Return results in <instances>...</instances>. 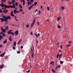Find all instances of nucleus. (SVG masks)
Listing matches in <instances>:
<instances>
[{
	"mask_svg": "<svg viewBox=\"0 0 73 73\" xmlns=\"http://www.w3.org/2000/svg\"><path fill=\"white\" fill-rule=\"evenodd\" d=\"M1 0V3L0 4V6L1 7H3V8H4V7H5V4H3L4 3H5V1H7V0Z\"/></svg>",
	"mask_w": 73,
	"mask_h": 73,
	"instance_id": "obj_1",
	"label": "nucleus"
},
{
	"mask_svg": "<svg viewBox=\"0 0 73 73\" xmlns=\"http://www.w3.org/2000/svg\"><path fill=\"white\" fill-rule=\"evenodd\" d=\"M31 52H32L31 54V57L32 58H33V57H34V52L33 51V50H32V47H31Z\"/></svg>",
	"mask_w": 73,
	"mask_h": 73,
	"instance_id": "obj_2",
	"label": "nucleus"
},
{
	"mask_svg": "<svg viewBox=\"0 0 73 73\" xmlns=\"http://www.w3.org/2000/svg\"><path fill=\"white\" fill-rule=\"evenodd\" d=\"M15 36H17L19 35V31H16L15 32Z\"/></svg>",
	"mask_w": 73,
	"mask_h": 73,
	"instance_id": "obj_3",
	"label": "nucleus"
},
{
	"mask_svg": "<svg viewBox=\"0 0 73 73\" xmlns=\"http://www.w3.org/2000/svg\"><path fill=\"white\" fill-rule=\"evenodd\" d=\"M2 17H3V18H4L6 20H8V18L7 17V16H5L4 15H3Z\"/></svg>",
	"mask_w": 73,
	"mask_h": 73,
	"instance_id": "obj_4",
	"label": "nucleus"
},
{
	"mask_svg": "<svg viewBox=\"0 0 73 73\" xmlns=\"http://www.w3.org/2000/svg\"><path fill=\"white\" fill-rule=\"evenodd\" d=\"M9 35L11 34V35H12L13 36H15V33L14 32H11L10 33H9Z\"/></svg>",
	"mask_w": 73,
	"mask_h": 73,
	"instance_id": "obj_5",
	"label": "nucleus"
},
{
	"mask_svg": "<svg viewBox=\"0 0 73 73\" xmlns=\"http://www.w3.org/2000/svg\"><path fill=\"white\" fill-rule=\"evenodd\" d=\"M50 64L52 65H54V62L53 61H51L50 63Z\"/></svg>",
	"mask_w": 73,
	"mask_h": 73,
	"instance_id": "obj_6",
	"label": "nucleus"
},
{
	"mask_svg": "<svg viewBox=\"0 0 73 73\" xmlns=\"http://www.w3.org/2000/svg\"><path fill=\"white\" fill-rule=\"evenodd\" d=\"M10 8V6L9 5H5V8Z\"/></svg>",
	"mask_w": 73,
	"mask_h": 73,
	"instance_id": "obj_7",
	"label": "nucleus"
},
{
	"mask_svg": "<svg viewBox=\"0 0 73 73\" xmlns=\"http://www.w3.org/2000/svg\"><path fill=\"white\" fill-rule=\"evenodd\" d=\"M21 41H22V40L20 39V40H19V41L18 42V43H17V45H19L20 43H21Z\"/></svg>",
	"mask_w": 73,
	"mask_h": 73,
	"instance_id": "obj_8",
	"label": "nucleus"
},
{
	"mask_svg": "<svg viewBox=\"0 0 73 73\" xmlns=\"http://www.w3.org/2000/svg\"><path fill=\"white\" fill-rule=\"evenodd\" d=\"M32 3L31 2H29L27 3V4L28 5H32Z\"/></svg>",
	"mask_w": 73,
	"mask_h": 73,
	"instance_id": "obj_9",
	"label": "nucleus"
},
{
	"mask_svg": "<svg viewBox=\"0 0 73 73\" xmlns=\"http://www.w3.org/2000/svg\"><path fill=\"white\" fill-rule=\"evenodd\" d=\"M8 12V10H5L3 11V12H4V13H5V14L7 13Z\"/></svg>",
	"mask_w": 73,
	"mask_h": 73,
	"instance_id": "obj_10",
	"label": "nucleus"
},
{
	"mask_svg": "<svg viewBox=\"0 0 73 73\" xmlns=\"http://www.w3.org/2000/svg\"><path fill=\"white\" fill-rule=\"evenodd\" d=\"M5 54V53H3V54H1L0 55V56H1V57H3V56H4Z\"/></svg>",
	"mask_w": 73,
	"mask_h": 73,
	"instance_id": "obj_11",
	"label": "nucleus"
},
{
	"mask_svg": "<svg viewBox=\"0 0 73 73\" xmlns=\"http://www.w3.org/2000/svg\"><path fill=\"white\" fill-rule=\"evenodd\" d=\"M7 42V39H6L5 40L4 42H3V44H5Z\"/></svg>",
	"mask_w": 73,
	"mask_h": 73,
	"instance_id": "obj_12",
	"label": "nucleus"
},
{
	"mask_svg": "<svg viewBox=\"0 0 73 73\" xmlns=\"http://www.w3.org/2000/svg\"><path fill=\"white\" fill-rule=\"evenodd\" d=\"M4 68V65L2 64L0 66V69H3Z\"/></svg>",
	"mask_w": 73,
	"mask_h": 73,
	"instance_id": "obj_13",
	"label": "nucleus"
},
{
	"mask_svg": "<svg viewBox=\"0 0 73 73\" xmlns=\"http://www.w3.org/2000/svg\"><path fill=\"white\" fill-rule=\"evenodd\" d=\"M9 40L11 41H12V37L10 36V37H9Z\"/></svg>",
	"mask_w": 73,
	"mask_h": 73,
	"instance_id": "obj_14",
	"label": "nucleus"
},
{
	"mask_svg": "<svg viewBox=\"0 0 73 73\" xmlns=\"http://www.w3.org/2000/svg\"><path fill=\"white\" fill-rule=\"evenodd\" d=\"M7 19H9V20H11V17H10V16H7Z\"/></svg>",
	"mask_w": 73,
	"mask_h": 73,
	"instance_id": "obj_15",
	"label": "nucleus"
},
{
	"mask_svg": "<svg viewBox=\"0 0 73 73\" xmlns=\"http://www.w3.org/2000/svg\"><path fill=\"white\" fill-rule=\"evenodd\" d=\"M2 31L4 32V33H5L6 32V31H5V29H3V30H2Z\"/></svg>",
	"mask_w": 73,
	"mask_h": 73,
	"instance_id": "obj_16",
	"label": "nucleus"
},
{
	"mask_svg": "<svg viewBox=\"0 0 73 73\" xmlns=\"http://www.w3.org/2000/svg\"><path fill=\"white\" fill-rule=\"evenodd\" d=\"M35 22H36V19H35L34 20V21H33V24H35Z\"/></svg>",
	"mask_w": 73,
	"mask_h": 73,
	"instance_id": "obj_17",
	"label": "nucleus"
},
{
	"mask_svg": "<svg viewBox=\"0 0 73 73\" xmlns=\"http://www.w3.org/2000/svg\"><path fill=\"white\" fill-rule=\"evenodd\" d=\"M32 7L31 6H30V7H29V10L31 9L32 8Z\"/></svg>",
	"mask_w": 73,
	"mask_h": 73,
	"instance_id": "obj_18",
	"label": "nucleus"
},
{
	"mask_svg": "<svg viewBox=\"0 0 73 73\" xmlns=\"http://www.w3.org/2000/svg\"><path fill=\"white\" fill-rule=\"evenodd\" d=\"M64 63V62L63 61H60V64H62Z\"/></svg>",
	"mask_w": 73,
	"mask_h": 73,
	"instance_id": "obj_19",
	"label": "nucleus"
},
{
	"mask_svg": "<svg viewBox=\"0 0 73 73\" xmlns=\"http://www.w3.org/2000/svg\"><path fill=\"white\" fill-rule=\"evenodd\" d=\"M12 30H10L9 31H8L7 32V33H8V34H9V33H11V32H12Z\"/></svg>",
	"mask_w": 73,
	"mask_h": 73,
	"instance_id": "obj_20",
	"label": "nucleus"
},
{
	"mask_svg": "<svg viewBox=\"0 0 73 73\" xmlns=\"http://www.w3.org/2000/svg\"><path fill=\"white\" fill-rule=\"evenodd\" d=\"M9 29V27L8 26H7L6 27V28L5 29Z\"/></svg>",
	"mask_w": 73,
	"mask_h": 73,
	"instance_id": "obj_21",
	"label": "nucleus"
},
{
	"mask_svg": "<svg viewBox=\"0 0 73 73\" xmlns=\"http://www.w3.org/2000/svg\"><path fill=\"white\" fill-rule=\"evenodd\" d=\"M2 38H3V37L1 35H0V40H1Z\"/></svg>",
	"mask_w": 73,
	"mask_h": 73,
	"instance_id": "obj_22",
	"label": "nucleus"
},
{
	"mask_svg": "<svg viewBox=\"0 0 73 73\" xmlns=\"http://www.w3.org/2000/svg\"><path fill=\"white\" fill-rule=\"evenodd\" d=\"M61 8L62 9V10H63V9H64L65 8V7H64V6H61Z\"/></svg>",
	"mask_w": 73,
	"mask_h": 73,
	"instance_id": "obj_23",
	"label": "nucleus"
},
{
	"mask_svg": "<svg viewBox=\"0 0 73 73\" xmlns=\"http://www.w3.org/2000/svg\"><path fill=\"white\" fill-rule=\"evenodd\" d=\"M13 8H15V4H14L13 5Z\"/></svg>",
	"mask_w": 73,
	"mask_h": 73,
	"instance_id": "obj_24",
	"label": "nucleus"
},
{
	"mask_svg": "<svg viewBox=\"0 0 73 73\" xmlns=\"http://www.w3.org/2000/svg\"><path fill=\"white\" fill-rule=\"evenodd\" d=\"M14 46H16V42L15 41L14 42Z\"/></svg>",
	"mask_w": 73,
	"mask_h": 73,
	"instance_id": "obj_25",
	"label": "nucleus"
},
{
	"mask_svg": "<svg viewBox=\"0 0 73 73\" xmlns=\"http://www.w3.org/2000/svg\"><path fill=\"white\" fill-rule=\"evenodd\" d=\"M57 27H58V29H60V28H61V27H60V26L59 25H58Z\"/></svg>",
	"mask_w": 73,
	"mask_h": 73,
	"instance_id": "obj_26",
	"label": "nucleus"
},
{
	"mask_svg": "<svg viewBox=\"0 0 73 73\" xmlns=\"http://www.w3.org/2000/svg\"><path fill=\"white\" fill-rule=\"evenodd\" d=\"M15 0H13L12 1V3L11 4H14V3H15Z\"/></svg>",
	"mask_w": 73,
	"mask_h": 73,
	"instance_id": "obj_27",
	"label": "nucleus"
},
{
	"mask_svg": "<svg viewBox=\"0 0 73 73\" xmlns=\"http://www.w3.org/2000/svg\"><path fill=\"white\" fill-rule=\"evenodd\" d=\"M17 12V10H14V13L15 14L16 13V12Z\"/></svg>",
	"mask_w": 73,
	"mask_h": 73,
	"instance_id": "obj_28",
	"label": "nucleus"
},
{
	"mask_svg": "<svg viewBox=\"0 0 73 73\" xmlns=\"http://www.w3.org/2000/svg\"><path fill=\"white\" fill-rule=\"evenodd\" d=\"M23 5H25V1H24V0H23Z\"/></svg>",
	"mask_w": 73,
	"mask_h": 73,
	"instance_id": "obj_29",
	"label": "nucleus"
},
{
	"mask_svg": "<svg viewBox=\"0 0 73 73\" xmlns=\"http://www.w3.org/2000/svg\"><path fill=\"white\" fill-rule=\"evenodd\" d=\"M13 12H11L10 15H11V16H12L13 15Z\"/></svg>",
	"mask_w": 73,
	"mask_h": 73,
	"instance_id": "obj_30",
	"label": "nucleus"
},
{
	"mask_svg": "<svg viewBox=\"0 0 73 73\" xmlns=\"http://www.w3.org/2000/svg\"><path fill=\"white\" fill-rule=\"evenodd\" d=\"M59 54H57L56 57L57 58H58V56H59Z\"/></svg>",
	"mask_w": 73,
	"mask_h": 73,
	"instance_id": "obj_31",
	"label": "nucleus"
},
{
	"mask_svg": "<svg viewBox=\"0 0 73 73\" xmlns=\"http://www.w3.org/2000/svg\"><path fill=\"white\" fill-rule=\"evenodd\" d=\"M52 72L53 73H54L55 72V70H53V69H52L51 70Z\"/></svg>",
	"mask_w": 73,
	"mask_h": 73,
	"instance_id": "obj_32",
	"label": "nucleus"
},
{
	"mask_svg": "<svg viewBox=\"0 0 73 73\" xmlns=\"http://www.w3.org/2000/svg\"><path fill=\"white\" fill-rule=\"evenodd\" d=\"M19 7H20L21 8H22V9L23 8V6H21V5H19Z\"/></svg>",
	"mask_w": 73,
	"mask_h": 73,
	"instance_id": "obj_33",
	"label": "nucleus"
},
{
	"mask_svg": "<svg viewBox=\"0 0 73 73\" xmlns=\"http://www.w3.org/2000/svg\"><path fill=\"white\" fill-rule=\"evenodd\" d=\"M37 2H36L34 3V5L36 6V5H37Z\"/></svg>",
	"mask_w": 73,
	"mask_h": 73,
	"instance_id": "obj_34",
	"label": "nucleus"
},
{
	"mask_svg": "<svg viewBox=\"0 0 73 73\" xmlns=\"http://www.w3.org/2000/svg\"><path fill=\"white\" fill-rule=\"evenodd\" d=\"M8 4L10 5H11V4H12V3H11L10 1H8Z\"/></svg>",
	"mask_w": 73,
	"mask_h": 73,
	"instance_id": "obj_35",
	"label": "nucleus"
},
{
	"mask_svg": "<svg viewBox=\"0 0 73 73\" xmlns=\"http://www.w3.org/2000/svg\"><path fill=\"white\" fill-rule=\"evenodd\" d=\"M61 56H62V54H60L59 55V58H61Z\"/></svg>",
	"mask_w": 73,
	"mask_h": 73,
	"instance_id": "obj_36",
	"label": "nucleus"
},
{
	"mask_svg": "<svg viewBox=\"0 0 73 73\" xmlns=\"http://www.w3.org/2000/svg\"><path fill=\"white\" fill-rule=\"evenodd\" d=\"M66 46H67V47H68V46H70V44H67Z\"/></svg>",
	"mask_w": 73,
	"mask_h": 73,
	"instance_id": "obj_37",
	"label": "nucleus"
},
{
	"mask_svg": "<svg viewBox=\"0 0 73 73\" xmlns=\"http://www.w3.org/2000/svg\"><path fill=\"white\" fill-rule=\"evenodd\" d=\"M2 19H3V21H6V19L4 18H2Z\"/></svg>",
	"mask_w": 73,
	"mask_h": 73,
	"instance_id": "obj_38",
	"label": "nucleus"
},
{
	"mask_svg": "<svg viewBox=\"0 0 73 73\" xmlns=\"http://www.w3.org/2000/svg\"><path fill=\"white\" fill-rule=\"evenodd\" d=\"M27 73H29L30 72V70H29L28 71H26Z\"/></svg>",
	"mask_w": 73,
	"mask_h": 73,
	"instance_id": "obj_39",
	"label": "nucleus"
},
{
	"mask_svg": "<svg viewBox=\"0 0 73 73\" xmlns=\"http://www.w3.org/2000/svg\"><path fill=\"white\" fill-rule=\"evenodd\" d=\"M47 9L48 11H49V7H47Z\"/></svg>",
	"mask_w": 73,
	"mask_h": 73,
	"instance_id": "obj_40",
	"label": "nucleus"
},
{
	"mask_svg": "<svg viewBox=\"0 0 73 73\" xmlns=\"http://www.w3.org/2000/svg\"><path fill=\"white\" fill-rule=\"evenodd\" d=\"M8 58V56H6L5 58V60H6V59H7Z\"/></svg>",
	"mask_w": 73,
	"mask_h": 73,
	"instance_id": "obj_41",
	"label": "nucleus"
},
{
	"mask_svg": "<svg viewBox=\"0 0 73 73\" xmlns=\"http://www.w3.org/2000/svg\"><path fill=\"white\" fill-rule=\"evenodd\" d=\"M34 24L33 23H32L31 24V27H32L34 25Z\"/></svg>",
	"mask_w": 73,
	"mask_h": 73,
	"instance_id": "obj_42",
	"label": "nucleus"
},
{
	"mask_svg": "<svg viewBox=\"0 0 73 73\" xmlns=\"http://www.w3.org/2000/svg\"><path fill=\"white\" fill-rule=\"evenodd\" d=\"M0 33L1 34V35H3L4 34V32H1V33Z\"/></svg>",
	"mask_w": 73,
	"mask_h": 73,
	"instance_id": "obj_43",
	"label": "nucleus"
},
{
	"mask_svg": "<svg viewBox=\"0 0 73 73\" xmlns=\"http://www.w3.org/2000/svg\"><path fill=\"white\" fill-rule=\"evenodd\" d=\"M2 36L3 37H5V34H2Z\"/></svg>",
	"mask_w": 73,
	"mask_h": 73,
	"instance_id": "obj_44",
	"label": "nucleus"
},
{
	"mask_svg": "<svg viewBox=\"0 0 73 73\" xmlns=\"http://www.w3.org/2000/svg\"><path fill=\"white\" fill-rule=\"evenodd\" d=\"M13 8V6L12 5H10V8Z\"/></svg>",
	"mask_w": 73,
	"mask_h": 73,
	"instance_id": "obj_45",
	"label": "nucleus"
},
{
	"mask_svg": "<svg viewBox=\"0 0 73 73\" xmlns=\"http://www.w3.org/2000/svg\"><path fill=\"white\" fill-rule=\"evenodd\" d=\"M13 49H14V50H15V49H15L16 47L15 46L13 47Z\"/></svg>",
	"mask_w": 73,
	"mask_h": 73,
	"instance_id": "obj_46",
	"label": "nucleus"
},
{
	"mask_svg": "<svg viewBox=\"0 0 73 73\" xmlns=\"http://www.w3.org/2000/svg\"><path fill=\"white\" fill-rule=\"evenodd\" d=\"M15 5L16 6H17V5H18V3L16 2L15 3Z\"/></svg>",
	"mask_w": 73,
	"mask_h": 73,
	"instance_id": "obj_47",
	"label": "nucleus"
},
{
	"mask_svg": "<svg viewBox=\"0 0 73 73\" xmlns=\"http://www.w3.org/2000/svg\"><path fill=\"white\" fill-rule=\"evenodd\" d=\"M60 17H58L57 18L58 20H60Z\"/></svg>",
	"mask_w": 73,
	"mask_h": 73,
	"instance_id": "obj_48",
	"label": "nucleus"
},
{
	"mask_svg": "<svg viewBox=\"0 0 73 73\" xmlns=\"http://www.w3.org/2000/svg\"><path fill=\"white\" fill-rule=\"evenodd\" d=\"M3 12V11H2L1 9H0V13H2Z\"/></svg>",
	"mask_w": 73,
	"mask_h": 73,
	"instance_id": "obj_49",
	"label": "nucleus"
},
{
	"mask_svg": "<svg viewBox=\"0 0 73 73\" xmlns=\"http://www.w3.org/2000/svg\"><path fill=\"white\" fill-rule=\"evenodd\" d=\"M20 12H22V11H23V9H20Z\"/></svg>",
	"mask_w": 73,
	"mask_h": 73,
	"instance_id": "obj_50",
	"label": "nucleus"
},
{
	"mask_svg": "<svg viewBox=\"0 0 73 73\" xmlns=\"http://www.w3.org/2000/svg\"><path fill=\"white\" fill-rule=\"evenodd\" d=\"M62 46H63L62 45H61L60 46L61 49H62Z\"/></svg>",
	"mask_w": 73,
	"mask_h": 73,
	"instance_id": "obj_51",
	"label": "nucleus"
},
{
	"mask_svg": "<svg viewBox=\"0 0 73 73\" xmlns=\"http://www.w3.org/2000/svg\"><path fill=\"white\" fill-rule=\"evenodd\" d=\"M20 53V51H18L17 52V53Z\"/></svg>",
	"mask_w": 73,
	"mask_h": 73,
	"instance_id": "obj_52",
	"label": "nucleus"
},
{
	"mask_svg": "<svg viewBox=\"0 0 73 73\" xmlns=\"http://www.w3.org/2000/svg\"><path fill=\"white\" fill-rule=\"evenodd\" d=\"M30 34L31 35H33V33H32V32H31L30 33Z\"/></svg>",
	"mask_w": 73,
	"mask_h": 73,
	"instance_id": "obj_53",
	"label": "nucleus"
},
{
	"mask_svg": "<svg viewBox=\"0 0 73 73\" xmlns=\"http://www.w3.org/2000/svg\"><path fill=\"white\" fill-rule=\"evenodd\" d=\"M15 19L16 21H18V20H17V18H15Z\"/></svg>",
	"mask_w": 73,
	"mask_h": 73,
	"instance_id": "obj_54",
	"label": "nucleus"
},
{
	"mask_svg": "<svg viewBox=\"0 0 73 73\" xmlns=\"http://www.w3.org/2000/svg\"><path fill=\"white\" fill-rule=\"evenodd\" d=\"M2 47H3V45L2 44H1V45H0V47L1 48H2Z\"/></svg>",
	"mask_w": 73,
	"mask_h": 73,
	"instance_id": "obj_55",
	"label": "nucleus"
},
{
	"mask_svg": "<svg viewBox=\"0 0 73 73\" xmlns=\"http://www.w3.org/2000/svg\"><path fill=\"white\" fill-rule=\"evenodd\" d=\"M60 44V43H58V42L57 43V45H58H58H59Z\"/></svg>",
	"mask_w": 73,
	"mask_h": 73,
	"instance_id": "obj_56",
	"label": "nucleus"
},
{
	"mask_svg": "<svg viewBox=\"0 0 73 73\" xmlns=\"http://www.w3.org/2000/svg\"><path fill=\"white\" fill-rule=\"evenodd\" d=\"M19 12H20V11H17L16 12V14H17V13H19Z\"/></svg>",
	"mask_w": 73,
	"mask_h": 73,
	"instance_id": "obj_57",
	"label": "nucleus"
},
{
	"mask_svg": "<svg viewBox=\"0 0 73 73\" xmlns=\"http://www.w3.org/2000/svg\"><path fill=\"white\" fill-rule=\"evenodd\" d=\"M58 68V67L57 66H56L55 67V69H56V70H57V69Z\"/></svg>",
	"mask_w": 73,
	"mask_h": 73,
	"instance_id": "obj_58",
	"label": "nucleus"
},
{
	"mask_svg": "<svg viewBox=\"0 0 73 73\" xmlns=\"http://www.w3.org/2000/svg\"><path fill=\"white\" fill-rule=\"evenodd\" d=\"M26 27H27V28H28V27H29V25H27L26 26Z\"/></svg>",
	"mask_w": 73,
	"mask_h": 73,
	"instance_id": "obj_59",
	"label": "nucleus"
},
{
	"mask_svg": "<svg viewBox=\"0 0 73 73\" xmlns=\"http://www.w3.org/2000/svg\"><path fill=\"white\" fill-rule=\"evenodd\" d=\"M31 1H31V2H33V1H34V0H30Z\"/></svg>",
	"mask_w": 73,
	"mask_h": 73,
	"instance_id": "obj_60",
	"label": "nucleus"
},
{
	"mask_svg": "<svg viewBox=\"0 0 73 73\" xmlns=\"http://www.w3.org/2000/svg\"><path fill=\"white\" fill-rule=\"evenodd\" d=\"M69 44H71V43H72V41H69Z\"/></svg>",
	"mask_w": 73,
	"mask_h": 73,
	"instance_id": "obj_61",
	"label": "nucleus"
},
{
	"mask_svg": "<svg viewBox=\"0 0 73 73\" xmlns=\"http://www.w3.org/2000/svg\"><path fill=\"white\" fill-rule=\"evenodd\" d=\"M58 68H60V65H58L57 66Z\"/></svg>",
	"mask_w": 73,
	"mask_h": 73,
	"instance_id": "obj_62",
	"label": "nucleus"
},
{
	"mask_svg": "<svg viewBox=\"0 0 73 73\" xmlns=\"http://www.w3.org/2000/svg\"><path fill=\"white\" fill-rule=\"evenodd\" d=\"M21 49H23V46H21Z\"/></svg>",
	"mask_w": 73,
	"mask_h": 73,
	"instance_id": "obj_63",
	"label": "nucleus"
},
{
	"mask_svg": "<svg viewBox=\"0 0 73 73\" xmlns=\"http://www.w3.org/2000/svg\"><path fill=\"white\" fill-rule=\"evenodd\" d=\"M3 19H2V20H1V22H3Z\"/></svg>",
	"mask_w": 73,
	"mask_h": 73,
	"instance_id": "obj_64",
	"label": "nucleus"
}]
</instances>
